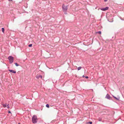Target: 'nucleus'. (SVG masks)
I'll return each instance as SVG.
<instances>
[{
  "label": "nucleus",
  "mask_w": 124,
  "mask_h": 124,
  "mask_svg": "<svg viewBox=\"0 0 124 124\" xmlns=\"http://www.w3.org/2000/svg\"><path fill=\"white\" fill-rule=\"evenodd\" d=\"M107 0H104V1H105V2H106V1H107Z\"/></svg>",
  "instance_id": "412c9836"
},
{
  "label": "nucleus",
  "mask_w": 124,
  "mask_h": 124,
  "mask_svg": "<svg viewBox=\"0 0 124 124\" xmlns=\"http://www.w3.org/2000/svg\"><path fill=\"white\" fill-rule=\"evenodd\" d=\"M65 14H67V13H65Z\"/></svg>",
  "instance_id": "b1692460"
},
{
  "label": "nucleus",
  "mask_w": 124,
  "mask_h": 124,
  "mask_svg": "<svg viewBox=\"0 0 124 124\" xmlns=\"http://www.w3.org/2000/svg\"><path fill=\"white\" fill-rule=\"evenodd\" d=\"M8 59L9 61V63L10 64L13 62L14 61V58L12 56H10L8 57Z\"/></svg>",
  "instance_id": "f03ea898"
},
{
  "label": "nucleus",
  "mask_w": 124,
  "mask_h": 124,
  "mask_svg": "<svg viewBox=\"0 0 124 124\" xmlns=\"http://www.w3.org/2000/svg\"><path fill=\"white\" fill-rule=\"evenodd\" d=\"M3 107L4 108L6 107V104H4L3 105Z\"/></svg>",
  "instance_id": "dca6fc26"
},
{
  "label": "nucleus",
  "mask_w": 124,
  "mask_h": 124,
  "mask_svg": "<svg viewBox=\"0 0 124 124\" xmlns=\"http://www.w3.org/2000/svg\"><path fill=\"white\" fill-rule=\"evenodd\" d=\"M88 123L90 124H92V122H89Z\"/></svg>",
  "instance_id": "f3484780"
},
{
  "label": "nucleus",
  "mask_w": 124,
  "mask_h": 124,
  "mask_svg": "<svg viewBox=\"0 0 124 124\" xmlns=\"http://www.w3.org/2000/svg\"><path fill=\"white\" fill-rule=\"evenodd\" d=\"M9 1H12V0H8Z\"/></svg>",
  "instance_id": "aec40b11"
},
{
  "label": "nucleus",
  "mask_w": 124,
  "mask_h": 124,
  "mask_svg": "<svg viewBox=\"0 0 124 124\" xmlns=\"http://www.w3.org/2000/svg\"><path fill=\"white\" fill-rule=\"evenodd\" d=\"M62 9L63 12H66L67 10V6H64V4H63L62 6Z\"/></svg>",
  "instance_id": "7ed1b4c3"
},
{
  "label": "nucleus",
  "mask_w": 124,
  "mask_h": 124,
  "mask_svg": "<svg viewBox=\"0 0 124 124\" xmlns=\"http://www.w3.org/2000/svg\"><path fill=\"white\" fill-rule=\"evenodd\" d=\"M108 7H107L104 8H101L100 9L102 11H105L108 10Z\"/></svg>",
  "instance_id": "39448f33"
},
{
  "label": "nucleus",
  "mask_w": 124,
  "mask_h": 124,
  "mask_svg": "<svg viewBox=\"0 0 124 124\" xmlns=\"http://www.w3.org/2000/svg\"><path fill=\"white\" fill-rule=\"evenodd\" d=\"M97 33H99L100 34H101V31H99L97 32Z\"/></svg>",
  "instance_id": "ddd939ff"
},
{
  "label": "nucleus",
  "mask_w": 124,
  "mask_h": 124,
  "mask_svg": "<svg viewBox=\"0 0 124 124\" xmlns=\"http://www.w3.org/2000/svg\"><path fill=\"white\" fill-rule=\"evenodd\" d=\"M46 106L47 108H49V104H47L46 105Z\"/></svg>",
  "instance_id": "9d476101"
},
{
  "label": "nucleus",
  "mask_w": 124,
  "mask_h": 124,
  "mask_svg": "<svg viewBox=\"0 0 124 124\" xmlns=\"http://www.w3.org/2000/svg\"><path fill=\"white\" fill-rule=\"evenodd\" d=\"M15 64L16 66H18L19 65L17 63H15Z\"/></svg>",
  "instance_id": "f8f14e48"
},
{
  "label": "nucleus",
  "mask_w": 124,
  "mask_h": 124,
  "mask_svg": "<svg viewBox=\"0 0 124 124\" xmlns=\"http://www.w3.org/2000/svg\"><path fill=\"white\" fill-rule=\"evenodd\" d=\"M8 71H9L10 72L13 73H16V72L15 71H14V70H9Z\"/></svg>",
  "instance_id": "423d86ee"
},
{
  "label": "nucleus",
  "mask_w": 124,
  "mask_h": 124,
  "mask_svg": "<svg viewBox=\"0 0 124 124\" xmlns=\"http://www.w3.org/2000/svg\"><path fill=\"white\" fill-rule=\"evenodd\" d=\"M32 121L33 123L35 124L37 123L38 120L37 116L34 115L32 118Z\"/></svg>",
  "instance_id": "f257e3e1"
},
{
  "label": "nucleus",
  "mask_w": 124,
  "mask_h": 124,
  "mask_svg": "<svg viewBox=\"0 0 124 124\" xmlns=\"http://www.w3.org/2000/svg\"><path fill=\"white\" fill-rule=\"evenodd\" d=\"M2 31L3 33H4V28H2Z\"/></svg>",
  "instance_id": "1a4fd4ad"
},
{
  "label": "nucleus",
  "mask_w": 124,
  "mask_h": 124,
  "mask_svg": "<svg viewBox=\"0 0 124 124\" xmlns=\"http://www.w3.org/2000/svg\"><path fill=\"white\" fill-rule=\"evenodd\" d=\"M8 113H11V112L10 111H9L8 112Z\"/></svg>",
  "instance_id": "6ab92c4d"
},
{
  "label": "nucleus",
  "mask_w": 124,
  "mask_h": 124,
  "mask_svg": "<svg viewBox=\"0 0 124 124\" xmlns=\"http://www.w3.org/2000/svg\"><path fill=\"white\" fill-rule=\"evenodd\" d=\"M32 46V44H30L28 45V46L29 47H31Z\"/></svg>",
  "instance_id": "4468645a"
},
{
  "label": "nucleus",
  "mask_w": 124,
  "mask_h": 124,
  "mask_svg": "<svg viewBox=\"0 0 124 124\" xmlns=\"http://www.w3.org/2000/svg\"><path fill=\"white\" fill-rule=\"evenodd\" d=\"M81 68H82L81 67H79L78 68V70H80L81 69Z\"/></svg>",
  "instance_id": "9b49d317"
},
{
  "label": "nucleus",
  "mask_w": 124,
  "mask_h": 124,
  "mask_svg": "<svg viewBox=\"0 0 124 124\" xmlns=\"http://www.w3.org/2000/svg\"><path fill=\"white\" fill-rule=\"evenodd\" d=\"M85 77L86 78H87V79L88 78V76H86Z\"/></svg>",
  "instance_id": "a211bd4d"
},
{
  "label": "nucleus",
  "mask_w": 124,
  "mask_h": 124,
  "mask_svg": "<svg viewBox=\"0 0 124 124\" xmlns=\"http://www.w3.org/2000/svg\"><path fill=\"white\" fill-rule=\"evenodd\" d=\"M36 77L38 79H39V78H42V76L41 75H39L37 76H36Z\"/></svg>",
  "instance_id": "0eeeda50"
},
{
  "label": "nucleus",
  "mask_w": 124,
  "mask_h": 124,
  "mask_svg": "<svg viewBox=\"0 0 124 124\" xmlns=\"http://www.w3.org/2000/svg\"><path fill=\"white\" fill-rule=\"evenodd\" d=\"M113 97L115 98V99H116V100H119V99H120V98L119 97L118 98H116V97H115V96H113Z\"/></svg>",
  "instance_id": "6e6552de"
},
{
  "label": "nucleus",
  "mask_w": 124,
  "mask_h": 124,
  "mask_svg": "<svg viewBox=\"0 0 124 124\" xmlns=\"http://www.w3.org/2000/svg\"><path fill=\"white\" fill-rule=\"evenodd\" d=\"M83 77H85V76H84V75H83L82 76Z\"/></svg>",
  "instance_id": "4be33fe9"
},
{
  "label": "nucleus",
  "mask_w": 124,
  "mask_h": 124,
  "mask_svg": "<svg viewBox=\"0 0 124 124\" xmlns=\"http://www.w3.org/2000/svg\"><path fill=\"white\" fill-rule=\"evenodd\" d=\"M105 98L109 100H111V99L112 97H110L109 94H107L106 95Z\"/></svg>",
  "instance_id": "20e7f679"
},
{
  "label": "nucleus",
  "mask_w": 124,
  "mask_h": 124,
  "mask_svg": "<svg viewBox=\"0 0 124 124\" xmlns=\"http://www.w3.org/2000/svg\"><path fill=\"white\" fill-rule=\"evenodd\" d=\"M18 124H21L20 123H18Z\"/></svg>",
  "instance_id": "5701e85b"
},
{
  "label": "nucleus",
  "mask_w": 124,
  "mask_h": 124,
  "mask_svg": "<svg viewBox=\"0 0 124 124\" xmlns=\"http://www.w3.org/2000/svg\"><path fill=\"white\" fill-rule=\"evenodd\" d=\"M7 107L8 108H9V104H8L7 105Z\"/></svg>",
  "instance_id": "2eb2a0df"
}]
</instances>
